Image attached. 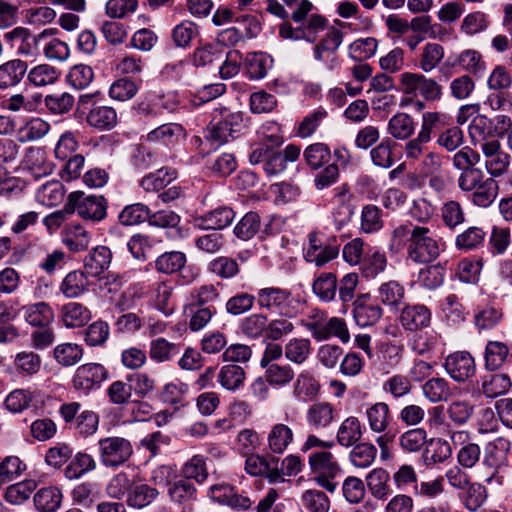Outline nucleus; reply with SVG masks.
Instances as JSON below:
<instances>
[{"instance_id":"52","label":"nucleus","mask_w":512,"mask_h":512,"mask_svg":"<svg viewBox=\"0 0 512 512\" xmlns=\"http://www.w3.org/2000/svg\"><path fill=\"white\" fill-rule=\"evenodd\" d=\"M458 64L475 77H483L486 71V63L482 54L474 49L462 51L458 56Z\"/></svg>"},{"instance_id":"26","label":"nucleus","mask_w":512,"mask_h":512,"mask_svg":"<svg viewBox=\"0 0 512 512\" xmlns=\"http://www.w3.org/2000/svg\"><path fill=\"white\" fill-rule=\"evenodd\" d=\"M63 493L56 486H47L34 494V505L38 512H56L62 504Z\"/></svg>"},{"instance_id":"22","label":"nucleus","mask_w":512,"mask_h":512,"mask_svg":"<svg viewBox=\"0 0 512 512\" xmlns=\"http://www.w3.org/2000/svg\"><path fill=\"white\" fill-rule=\"evenodd\" d=\"M86 122L100 131H108L117 125V112L111 106L93 104L87 113Z\"/></svg>"},{"instance_id":"51","label":"nucleus","mask_w":512,"mask_h":512,"mask_svg":"<svg viewBox=\"0 0 512 512\" xmlns=\"http://www.w3.org/2000/svg\"><path fill=\"white\" fill-rule=\"evenodd\" d=\"M405 288L396 280L382 283L377 291L378 300L387 306L397 307L404 299Z\"/></svg>"},{"instance_id":"18","label":"nucleus","mask_w":512,"mask_h":512,"mask_svg":"<svg viewBox=\"0 0 512 512\" xmlns=\"http://www.w3.org/2000/svg\"><path fill=\"white\" fill-rule=\"evenodd\" d=\"M510 449V441L503 437L488 442L484 448L483 465L490 469H501L507 466Z\"/></svg>"},{"instance_id":"41","label":"nucleus","mask_w":512,"mask_h":512,"mask_svg":"<svg viewBox=\"0 0 512 512\" xmlns=\"http://www.w3.org/2000/svg\"><path fill=\"white\" fill-rule=\"evenodd\" d=\"M312 344L308 338H291L284 347V354L288 361L303 364L311 355Z\"/></svg>"},{"instance_id":"58","label":"nucleus","mask_w":512,"mask_h":512,"mask_svg":"<svg viewBox=\"0 0 512 512\" xmlns=\"http://www.w3.org/2000/svg\"><path fill=\"white\" fill-rule=\"evenodd\" d=\"M383 225L382 211L378 206L367 204L362 208L360 224L362 232L366 234L375 233L381 230Z\"/></svg>"},{"instance_id":"56","label":"nucleus","mask_w":512,"mask_h":512,"mask_svg":"<svg viewBox=\"0 0 512 512\" xmlns=\"http://www.w3.org/2000/svg\"><path fill=\"white\" fill-rule=\"evenodd\" d=\"M247 73L251 79H262L272 66V59L263 52L249 53L246 57Z\"/></svg>"},{"instance_id":"63","label":"nucleus","mask_w":512,"mask_h":512,"mask_svg":"<svg viewBox=\"0 0 512 512\" xmlns=\"http://www.w3.org/2000/svg\"><path fill=\"white\" fill-rule=\"evenodd\" d=\"M301 506L307 512H328L330 500L327 495L316 489L306 490L301 496Z\"/></svg>"},{"instance_id":"23","label":"nucleus","mask_w":512,"mask_h":512,"mask_svg":"<svg viewBox=\"0 0 512 512\" xmlns=\"http://www.w3.org/2000/svg\"><path fill=\"white\" fill-rule=\"evenodd\" d=\"M365 418L370 430L377 434L385 432L393 420L390 406L386 402L369 405L365 410Z\"/></svg>"},{"instance_id":"50","label":"nucleus","mask_w":512,"mask_h":512,"mask_svg":"<svg viewBox=\"0 0 512 512\" xmlns=\"http://www.w3.org/2000/svg\"><path fill=\"white\" fill-rule=\"evenodd\" d=\"M177 174L173 169L161 168L154 173H150L142 178L140 185L147 192H157L165 188L174 179Z\"/></svg>"},{"instance_id":"11","label":"nucleus","mask_w":512,"mask_h":512,"mask_svg":"<svg viewBox=\"0 0 512 512\" xmlns=\"http://www.w3.org/2000/svg\"><path fill=\"white\" fill-rule=\"evenodd\" d=\"M107 378L106 368L98 363H86L79 366L72 379L73 387L84 394L96 389Z\"/></svg>"},{"instance_id":"39","label":"nucleus","mask_w":512,"mask_h":512,"mask_svg":"<svg viewBox=\"0 0 512 512\" xmlns=\"http://www.w3.org/2000/svg\"><path fill=\"white\" fill-rule=\"evenodd\" d=\"M26 74L28 82L35 87L52 85L60 77V71L46 63L35 65L30 70L27 69Z\"/></svg>"},{"instance_id":"40","label":"nucleus","mask_w":512,"mask_h":512,"mask_svg":"<svg viewBox=\"0 0 512 512\" xmlns=\"http://www.w3.org/2000/svg\"><path fill=\"white\" fill-rule=\"evenodd\" d=\"M180 352V345L163 337L153 339L149 344V357L156 363L171 361Z\"/></svg>"},{"instance_id":"48","label":"nucleus","mask_w":512,"mask_h":512,"mask_svg":"<svg viewBox=\"0 0 512 512\" xmlns=\"http://www.w3.org/2000/svg\"><path fill=\"white\" fill-rule=\"evenodd\" d=\"M64 187L59 181H48L41 185L36 191V200L48 207H53L62 202L64 198Z\"/></svg>"},{"instance_id":"5","label":"nucleus","mask_w":512,"mask_h":512,"mask_svg":"<svg viewBox=\"0 0 512 512\" xmlns=\"http://www.w3.org/2000/svg\"><path fill=\"white\" fill-rule=\"evenodd\" d=\"M133 454L130 440L120 436H109L98 441L100 463L106 468H118Z\"/></svg>"},{"instance_id":"25","label":"nucleus","mask_w":512,"mask_h":512,"mask_svg":"<svg viewBox=\"0 0 512 512\" xmlns=\"http://www.w3.org/2000/svg\"><path fill=\"white\" fill-rule=\"evenodd\" d=\"M25 321L34 327H46L54 320L52 307L44 302H36L22 306Z\"/></svg>"},{"instance_id":"35","label":"nucleus","mask_w":512,"mask_h":512,"mask_svg":"<svg viewBox=\"0 0 512 512\" xmlns=\"http://www.w3.org/2000/svg\"><path fill=\"white\" fill-rule=\"evenodd\" d=\"M245 379L244 369L236 364L223 365L217 375L221 387L232 392L239 390L244 385Z\"/></svg>"},{"instance_id":"55","label":"nucleus","mask_w":512,"mask_h":512,"mask_svg":"<svg viewBox=\"0 0 512 512\" xmlns=\"http://www.w3.org/2000/svg\"><path fill=\"white\" fill-rule=\"evenodd\" d=\"M312 288L320 300L330 302L336 296L337 278L333 273H321L314 280Z\"/></svg>"},{"instance_id":"33","label":"nucleus","mask_w":512,"mask_h":512,"mask_svg":"<svg viewBox=\"0 0 512 512\" xmlns=\"http://www.w3.org/2000/svg\"><path fill=\"white\" fill-rule=\"evenodd\" d=\"M88 275L85 271L69 272L60 284V291L66 298H77L87 291L89 286Z\"/></svg>"},{"instance_id":"2","label":"nucleus","mask_w":512,"mask_h":512,"mask_svg":"<svg viewBox=\"0 0 512 512\" xmlns=\"http://www.w3.org/2000/svg\"><path fill=\"white\" fill-rule=\"evenodd\" d=\"M244 126L241 113L223 108L219 112V117H213L206 138L212 144L220 146L238 137Z\"/></svg>"},{"instance_id":"42","label":"nucleus","mask_w":512,"mask_h":512,"mask_svg":"<svg viewBox=\"0 0 512 512\" xmlns=\"http://www.w3.org/2000/svg\"><path fill=\"white\" fill-rule=\"evenodd\" d=\"M512 383L507 374L495 373L482 377V392L486 397L495 398L507 393Z\"/></svg>"},{"instance_id":"12","label":"nucleus","mask_w":512,"mask_h":512,"mask_svg":"<svg viewBox=\"0 0 512 512\" xmlns=\"http://www.w3.org/2000/svg\"><path fill=\"white\" fill-rule=\"evenodd\" d=\"M481 151L485 158V168L493 177L503 175L510 164V156L501 149L500 142L492 139L481 144Z\"/></svg>"},{"instance_id":"16","label":"nucleus","mask_w":512,"mask_h":512,"mask_svg":"<svg viewBox=\"0 0 512 512\" xmlns=\"http://www.w3.org/2000/svg\"><path fill=\"white\" fill-rule=\"evenodd\" d=\"M353 306L354 320L360 327L374 325L383 315V309L378 304L372 302L368 294L357 297Z\"/></svg>"},{"instance_id":"28","label":"nucleus","mask_w":512,"mask_h":512,"mask_svg":"<svg viewBox=\"0 0 512 512\" xmlns=\"http://www.w3.org/2000/svg\"><path fill=\"white\" fill-rule=\"evenodd\" d=\"M416 122L413 117L405 112L393 115L387 125V132L396 140H407L415 132Z\"/></svg>"},{"instance_id":"19","label":"nucleus","mask_w":512,"mask_h":512,"mask_svg":"<svg viewBox=\"0 0 512 512\" xmlns=\"http://www.w3.org/2000/svg\"><path fill=\"white\" fill-rule=\"evenodd\" d=\"M185 137L184 128L177 123H167L151 130L144 140L152 145H164L167 147L176 145Z\"/></svg>"},{"instance_id":"34","label":"nucleus","mask_w":512,"mask_h":512,"mask_svg":"<svg viewBox=\"0 0 512 512\" xmlns=\"http://www.w3.org/2000/svg\"><path fill=\"white\" fill-rule=\"evenodd\" d=\"M421 390L423 396L432 404L447 401L452 395L449 382L442 377L428 379Z\"/></svg>"},{"instance_id":"7","label":"nucleus","mask_w":512,"mask_h":512,"mask_svg":"<svg viewBox=\"0 0 512 512\" xmlns=\"http://www.w3.org/2000/svg\"><path fill=\"white\" fill-rule=\"evenodd\" d=\"M52 34V29H46L38 35L25 27H15L3 35L6 44L10 46L16 55L24 58H34L38 55V43L42 38Z\"/></svg>"},{"instance_id":"17","label":"nucleus","mask_w":512,"mask_h":512,"mask_svg":"<svg viewBox=\"0 0 512 512\" xmlns=\"http://www.w3.org/2000/svg\"><path fill=\"white\" fill-rule=\"evenodd\" d=\"M431 319L430 309L423 304L407 305L401 310L399 316L402 327L408 331H417L428 327Z\"/></svg>"},{"instance_id":"10","label":"nucleus","mask_w":512,"mask_h":512,"mask_svg":"<svg viewBox=\"0 0 512 512\" xmlns=\"http://www.w3.org/2000/svg\"><path fill=\"white\" fill-rule=\"evenodd\" d=\"M444 369L458 383H464L476 374L475 360L467 351H457L449 354L445 358Z\"/></svg>"},{"instance_id":"44","label":"nucleus","mask_w":512,"mask_h":512,"mask_svg":"<svg viewBox=\"0 0 512 512\" xmlns=\"http://www.w3.org/2000/svg\"><path fill=\"white\" fill-rule=\"evenodd\" d=\"M268 325L269 319L265 314L253 313L241 320L240 330L247 338L259 339L266 337Z\"/></svg>"},{"instance_id":"57","label":"nucleus","mask_w":512,"mask_h":512,"mask_svg":"<svg viewBox=\"0 0 512 512\" xmlns=\"http://www.w3.org/2000/svg\"><path fill=\"white\" fill-rule=\"evenodd\" d=\"M394 147L395 143L391 139H383L370 151V157L373 164L384 169L390 168L395 162L393 153Z\"/></svg>"},{"instance_id":"9","label":"nucleus","mask_w":512,"mask_h":512,"mask_svg":"<svg viewBox=\"0 0 512 512\" xmlns=\"http://www.w3.org/2000/svg\"><path fill=\"white\" fill-rule=\"evenodd\" d=\"M336 406L327 401L311 404L305 412V421L311 431L319 432L330 429L338 419Z\"/></svg>"},{"instance_id":"38","label":"nucleus","mask_w":512,"mask_h":512,"mask_svg":"<svg viewBox=\"0 0 512 512\" xmlns=\"http://www.w3.org/2000/svg\"><path fill=\"white\" fill-rule=\"evenodd\" d=\"M293 438L294 433L289 426L283 423L275 424L267 436L268 447L273 453L282 454L292 443Z\"/></svg>"},{"instance_id":"1","label":"nucleus","mask_w":512,"mask_h":512,"mask_svg":"<svg viewBox=\"0 0 512 512\" xmlns=\"http://www.w3.org/2000/svg\"><path fill=\"white\" fill-rule=\"evenodd\" d=\"M420 72H402L398 76V90L409 100L421 98L426 102H438L443 97L442 85Z\"/></svg>"},{"instance_id":"20","label":"nucleus","mask_w":512,"mask_h":512,"mask_svg":"<svg viewBox=\"0 0 512 512\" xmlns=\"http://www.w3.org/2000/svg\"><path fill=\"white\" fill-rule=\"evenodd\" d=\"M209 497L219 503L225 504L232 508L248 509L252 502L248 497H244L235 493L234 488L225 483L212 485L208 491Z\"/></svg>"},{"instance_id":"24","label":"nucleus","mask_w":512,"mask_h":512,"mask_svg":"<svg viewBox=\"0 0 512 512\" xmlns=\"http://www.w3.org/2000/svg\"><path fill=\"white\" fill-rule=\"evenodd\" d=\"M26 61L15 58L0 65V89H7L18 85L27 73Z\"/></svg>"},{"instance_id":"27","label":"nucleus","mask_w":512,"mask_h":512,"mask_svg":"<svg viewBox=\"0 0 512 512\" xmlns=\"http://www.w3.org/2000/svg\"><path fill=\"white\" fill-rule=\"evenodd\" d=\"M363 435V428L360 420L355 416L345 418L339 425L336 439L342 447L355 445Z\"/></svg>"},{"instance_id":"32","label":"nucleus","mask_w":512,"mask_h":512,"mask_svg":"<svg viewBox=\"0 0 512 512\" xmlns=\"http://www.w3.org/2000/svg\"><path fill=\"white\" fill-rule=\"evenodd\" d=\"M390 475L383 468H375L366 476L368 489L372 496L378 500H386L392 493L389 485Z\"/></svg>"},{"instance_id":"21","label":"nucleus","mask_w":512,"mask_h":512,"mask_svg":"<svg viewBox=\"0 0 512 512\" xmlns=\"http://www.w3.org/2000/svg\"><path fill=\"white\" fill-rule=\"evenodd\" d=\"M112 262V252L107 246L99 245L93 248L84 259V271L89 277H100L109 269Z\"/></svg>"},{"instance_id":"62","label":"nucleus","mask_w":512,"mask_h":512,"mask_svg":"<svg viewBox=\"0 0 512 512\" xmlns=\"http://www.w3.org/2000/svg\"><path fill=\"white\" fill-rule=\"evenodd\" d=\"M508 353L509 349L505 343L489 341L484 353L485 367L489 370L498 369L505 362Z\"/></svg>"},{"instance_id":"54","label":"nucleus","mask_w":512,"mask_h":512,"mask_svg":"<svg viewBox=\"0 0 512 512\" xmlns=\"http://www.w3.org/2000/svg\"><path fill=\"white\" fill-rule=\"evenodd\" d=\"M427 443V431L424 428H413L399 436V445L407 453L419 452Z\"/></svg>"},{"instance_id":"45","label":"nucleus","mask_w":512,"mask_h":512,"mask_svg":"<svg viewBox=\"0 0 512 512\" xmlns=\"http://www.w3.org/2000/svg\"><path fill=\"white\" fill-rule=\"evenodd\" d=\"M50 130V124L39 117L29 119L18 129V140L22 143L37 141Z\"/></svg>"},{"instance_id":"14","label":"nucleus","mask_w":512,"mask_h":512,"mask_svg":"<svg viewBox=\"0 0 512 512\" xmlns=\"http://www.w3.org/2000/svg\"><path fill=\"white\" fill-rule=\"evenodd\" d=\"M22 167L35 179L50 175L54 170V164L48 159L47 153L40 147L27 148Z\"/></svg>"},{"instance_id":"36","label":"nucleus","mask_w":512,"mask_h":512,"mask_svg":"<svg viewBox=\"0 0 512 512\" xmlns=\"http://www.w3.org/2000/svg\"><path fill=\"white\" fill-rule=\"evenodd\" d=\"M331 337L338 338L342 343L349 342L350 333L344 319L339 317L327 318L314 339L316 341H324Z\"/></svg>"},{"instance_id":"29","label":"nucleus","mask_w":512,"mask_h":512,"mask_svg":"<svg viewBox=\"0 0 512 512\" xmlns=\"http://www.w3.org/2000/svg\"><path fill=\"white\" fill-rule=\"evenodd\" d=\"M452 455L450 444L442 438H432L427 441L422 454L426 466L443 463Z\"/></svg>"},{"instance_id":"3","label":"nucleus","mask_w":512,"mask_h":512,"mask_svg":"<svg viewBox=\"0 0 512 512\" xmlns=\"http://www.w3.org/2000/svg\"><path fill=\"white\" fill-rule=\"evenodd\" d=\"M440 251V245L430 229L415 225L412 242L407 247L408 259L415 263L425 264L434 261L440 255Z\"/></svg>"},{"instance_id":"60","label":"nucleus","mask_w":512,"mask_h":512,"mask_svg":"<svg viewBox=\"0 0 512 512\" xmlns=\"http://www.w3.org/2000/svg\"><path fill=\"white\" fill-rule=\"evenodd\" d=\"M378 41L373 37L360 38L349 45L348 56L355 61H365L377 51Z\"/></svg>"},{"instance_id":"13","label":"nucleus","mask_w":512,"mask_h":512,"mask_svg":"<svg viewBox=\"0 0 512 512\" xmlns=\"http://www.w3.org/2000/svg\"><path fill=\"white\" fill-rule=\"evenodd\" d=\"M256 302L260 309L268 312H282L290 306L291 293L276 286L261 288L257 291Z\"/></svg>"},{"instance_id":"37","label":"nucleus","mask_w":512,"mask_h":512,"mask_svg":"<svg viewBox=\"0 0 512 512\" xmlns=\"http://www.w3.org/2000/svg\"><path fill=\"white\" fill-rule=\"evenodd\" d=\"M159 495V491L146 483L133 481L127 496V503L134 508H144L151 504Z\"/></svg>"},{"instance_id":"61","label":"nucleus","mask_w":512,"mask_h":512,"mask_svg":"<svg viewBox=\"0 0 512 512\" xmlns=\"http://www.w3.org/2000/svg\"><path fill=\"white\" fill-rule=\"evenodd\" d=\"M494 132V126L492 121L484 116V115H477L473 118L469 125V135L476 145L477 143H480V145L483 142H488L491 139Z\"/></svg>"},{"instance_id":"49","label":"nucleus","mask_w":512,"mask_h":512,"mask_svg":"<svg viewBox=\"0 0 512 512\" xmlns=\"http://www.w3.org/2000/svg\"><path fill=\"white\" fill-rule=\"evenodd\" d=\"M303 158L310 169L318 170L330 161L331 150L324 143H313L305 148Z\"/></svg>"},{"instance_id":"30","label":"nucleus","mask_w":512,"mask_h":512,"mask_svg":"<svg viewBox=\"0 0 512 512\" xmlns=\"http://www.w3.org/2000/svg\"><path fill=\"white\" fill-rule=\"evenodd\" d=\"M319 390V382L308 371H302L298 374L293 384V396L301 402L312 400L317 396Z\"/></svg>"},{"instance_id":"47","label":"nucleus","mask_w":512,"mask_h":512,"mask_svg":"<svg viewBox=\"0 0 512 512\" xmlns=\"http://www.w3.org/2000/svg\"><path fill=\"white\" fill-rule=\"evenodd\" d=\"M445 55L444 47L438 43H427L419 56V68L423 73H430L442 62Z\"/></svg>"},{"instance_id":"6","label":"nucleus","mask_w":512,"mask_h":512,"mask_svg":"<svg viewBox=\"0 0 512 512\" xmlns=\"http://www.w3.org/2000/svg\"><path fill=\"white\" fill-rule=\"evenodd\" d=\"M67 204L71 214L76 212L84 220L97 222L106 217L107 203L102 196L86 195L82 191H74L68 195Z\"/></svg>"},{"instance_id":"4","label":"nucleus","mask_w":512,"mask_h":512,"mask_svg":"<svg viewBox=\"0 0 512 512\" xmlns=\"http://www.w3.org/2000/svg\"><path fill=\"white\" fill-rule=\"evenodd\" d=\"M309 465L315 475V482L328 492L334 493L338 486L334 478L341 472L334 455L325 450L313 452L309 455Z\"/></svg>"},{"instance_id":"15","label":"nucleus","mask_w":512,"mask_h":512,"mask_svg":"<svg viewBox=\"0 0 512 512\" xmlns=\"http://www.w3.org/2000/svg\"><path fill=\"white\" fill-rule=\"evenodd\" d=\"M235 212L227 206H219L194 218L193 225L200 230H221L229 226Z\"/></svg>"},{"instance_id":"8","label":"nucleus","mask_w":512,"mask_h":512,"mask_svg":"<svg viewBox=\"0 0 512 512\" xmlns=\"http://www.w3.org/2000/svg\"><path fill=\"white\" fill-rule=\"evenodd\" d=\"M181 105V100L177 93L168 92L166 94H148L140 100L135 106V110L140 116L155 118L164 112H176Z\"/></svg>"},{"instance_id":"59","label":"nucleus","mask_w":512,"mask_h":512,"mask_svg":"<svg viewBox=\"0 0 512 512\" xmlns=\"http://www.w3.org/2000/svg\"><path fill=\"white\" fill-rule=\"evenodd\" d=\"M377 448L371 443L356 444L349 454V459L356 468H368L376 459Z\"/></svg>"},{"instance_id":"31","label":"nucleus","mask_w":512,"mask_h":512,"mask_svg":"<svg viewBox=\"0 0 512 512\" xmlns=\"http://www.w3.org/2000/svg\"><path fill=\"white\" fill-rule=\"evenodd\" d=\"M61 318L68 328H79L91 319V312L78 302H69L61 307Z\"/></svg>"},{"instance_id":"64","label":"nucleus","mask_w":512,"mask_h":512,"mask_svg":"<svg viewBox=\"0 0 512 512\" xmlns=\"http://www.w3.org/2000/svg\"><path fill=\"white\" fill-rule=\"evenodd\" d=\"M186 263V255L180 251H171L161 254L155 261L158 272L172 274L178 272Z\"/></svg>"},{"instance_id":"46","label":"nucleus","mask_w":512,"mask_h":512,"mask_svg":"<svg viewBox=\"0 0 512 512\" xmlns=\"http://www.w3.org/2000/svg\"><path fill=\"white\" fill-rule=\"evenodd\" d=\"M471 193L473 204L486 208L494 202L498 195V183L492 177L486 178Z\"/></svg>"},{"instance_id":"53","label":"nucleus","mask_w":512,"mask_h":512,"mask_svg":"<svg viewBox=\"0 0 512 512\" xmlns=\"http://www.w3.org/2000/svg\"><path fill=\"white\" fill-rule=\"evenodd\" d=\"M83 348L76 343H62L54 348V359L58 364L69 367L77 364L83 357Z\"/></svg>"},{"instance_id":"43","label":"nucleus","mask_w":512,"mask_h":512,"mask_svg":"<svg viewBox=\"0 0 512 512\" xmlns=\"http://www.w3.org/2000/svg\"><path fill=\"white\" fill-rule=\"evenodd\" d=\"M95 459L88 453L78 452L64 470L67 479H78L96 469Z\"/></svg>"}]
</instances>
